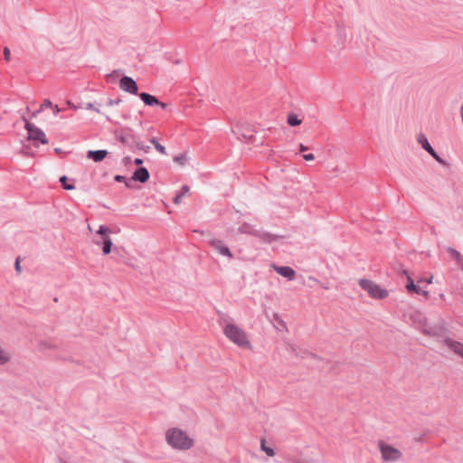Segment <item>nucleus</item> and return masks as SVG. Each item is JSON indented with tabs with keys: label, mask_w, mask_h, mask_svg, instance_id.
Returning a JSON list of instances; mask_svg holds the SVG:
<instances>
[{
	"label": "nucleus",
	"mask_w": 463,
	"mask_h": 463,
	"mask_svg": "<svg viewBox=\"0 0 463 463\" xmlns=\"http://www.w3.org/2000/svg\"><path fill=\"white\" fill-rule=\"evenodd\" d=\"M122 163H123L125 165H128L131 163V157H130V156H125V157L122 159Z\"/></svg>",
	"instance_id": "obj_31"
},
{
	"label": "nucleus",
	"mask_w": 463,
	"mask_h": 463,
	"mask_svg": "<svg viewBox=\"0 0 463 463\" xmlns=\"http://www.w3.org/2000/svg\"><path fill=\"white\" fill-rule=\"evenodd\" d=\"M107 155H108L107 150H97V151L90 150L88 152L87 156L95 162H101L102 160L105 159Z\"/></svg>",
	"instance_id": "obj_14"
},
{
	"label": "nucleus",
	"mask_w": 463,
	"mask_h": 463,
	"mask_svg": "<svg viewBox=\"0 0 463 463\" xmlns=\"http://www.w3.org/2000/svg\"><path fill=\"white\" fill-rule=\"evenodd\" d=\"M120 141L125 142V137H120Z\"/></svg>",
	"instance_id": "obj_46"
},
{
	"label": "nucleus",
	"mask_w": 463,
	"mask_h": 463,
	"mask_svg": "<svg viewBox=\"0 0 463 463\" xmlns=\"http://www.w3.org/2000/svg\"><path fill=\"white\" fill-rule=\"evenodd\" d=\"M139 97L147 106H155L156 104H159V100L151 94L142 92L139 94Z\"/></svg>",
	"instance_id": "obj_16"
},
{
	"label": "nucleus",
	"mask_w": 463,
	"mask_h": 463,
	"mask_svg": "<svg viewBox=\"0 0 463 463\" xmlns=\"http://www.w3.org/2000/svg\"><path fill=\"white\" fill-rule=\"evenodd\" d=\"M288 460L290 463H312L311 461H308V460L300 461L299 459H298L295 457L289 458Z\"/></svg>",
	"instance_id": "obj_25"
},
{
	"label": "nucleus",
	"mask_w": 463,
	"mask_h": 463,
	"mask_svg": "<svg viewBox=\"0 0 463 463\" xmlns=\"http://www.w3.org/2000/svg\"><path fill=\"white\" fill-rule=\"evenodd\" d=\"M15 269L20 272L21 271V266H20V260L17 259L15 261Z\"/></svg>",
	"instance_id": "obj_32"
},
{
	"label": "nucleus",
	"mask_w": 463,
	"mask_h": 463,
	"mask_svg": "<svg viewBox=\"0 0 463 463\" xmlns=\"http://www.w3.org/2000/svg\"><path fill=\"white\" fill-rule=\"evenodd\" d=\"M419 326L423 334L433 337L441 336L446 332V327L443 323L435 322L430 318L420 319Z\"/></svg>",
	"instance_id": "obj_5"
},
{
	"label": "nucleus",
	"mask_w": 463,
	"mask_h": 463,
	"mask_svg": "<svg viewBox=\"0 0 463 463\" xmlns=\"http://www.w3.org/2000/svg\"><path fill=\"white\" fill-rule=\"evenodd\" d=\"M120 102H121V100H120V99H117V100H115V101L110 100V101H109V104H110V105H114V104H119Z\"/></svg>",
	"instance_id": "obj_39"
},
{
	"label": "nucleus",
	"mask_w": 463,
	"mask_h": 463,
	"mask_svg": "<svg viewBox=\"0 0 463 463\" xmlns=\"http://www.w3.org/2000/svg\"><path fill=\"white\" fill-rule=\"evenodd\" d=\"M88 230L90 231V232L92 231L90 225H88Z\"/></svg>",
	"instance_id": "obj_45"
},
{
	"label": "nucleus",
	"mask_w": 463,
	"mask_h": 463,
	"mask_svg": "<svg viewBox=\"0 0 463 463\" xmlns=\"http://www.w3.org/2000/svg\"><path fill=\"white\" fill-rule=\"evenodd\" d=\"M165 440L169 446L178 450H187L194 447V441L185 431L172 428L165 432Z\"/></svg>",
	"instance_id": "obj_2"
},
{
	"label": "nucleus",
	"mask_w": 463,
	"mask_h": 463,
	"mask_svg": "<svg viewBox=\"0 0 463 463\" xmlns=\"http://www.w3.org/2000/svg\"><path fill=\"white\" fill-rule=\"evenodd\" d=\"M4 55H5V58L6 59V61L10 60L11 52H10V50L7 47H5L4 49Z\"/></svg>",
	"instance_id": "obj_27"
},
{
	"label": "nucleus",
	"mask_w": 463,
	"mask_h": 463,
	"mask_svg": "<svg viewBox=\"0 0 463 463\" xmlns=\"http://www.w3.org/2000/svg\"><path fill=\"white\" fill-rule=\"evenodd\" d=\"M134 163L137 165H140L143 164V160L140 159V158H136Z\"/></svg>",
	"instance_id": "obj_35"
},
{
	"label": "nucleus",
	"mask_w": 463,
	"mask_h": 463,
	"mask_svg": "<svg viewBox=\"0 0 463 463\" xmlns=\"http://www.w3.org/2000/svg\"><path fill=\"white\" fill-rule=\"evenodd\" d=\"M222 333L227 340L235 346L246 351L253 349L250 334L241 325L232 321H225L222 326Z\"/></svg>",
	"instance_id": "obj_1"
},
{
	"label": "nucleus",
	"mask_w": 463,
	"mask_h": 463,
	"mask_svg": "<svg viewBox=\"0 0 463 463\" xmlns=\"http://www.w3.org/2000/svg\"><path fill=\"white\" fill-rule=\"evenodd\" d=\"M303 158L306 160V161H313L315 159V156L314 154H305L303 156Z\"/></svg>",
	"instance_id": "obj_26"
},
{
	"label": "nucleus",
	"mask_w": 463,
	"mask_h": 463,
	"mask_svg": "<svg viewBox=\"0 0 463 463\" xmlns=\"http://www.w3.org/2000/svg\"><path fill=\"white\" fill-rule=\"evenodd\" d=\"M190 193V188L187 185H184L181 189V192L179 194H181L182 197L186 196Z\"/></svg>",
	"instance_id": "obj_24"
},
{
	"label": "nucleus",
	"mask_w": 463,
	"mask_h": 463,
	"mask_svg": "<svg viewBox=\"0 0 463 463\" xmlns=\"http://www.w3.org/2000/svg\"><path fill=\"white\" fill-rule=\"evenodd\" d=\"M360 287L367 292L370 298L374 299H384L389 296V291L370 279H360Z\"/></svg>",
	"instance_id": "obj_6"
},
{
	"label": "nucleus",
	"mask_w": 463,
	"mask_h": 463,
	"mask_svg": "<svg viewBox=\"0 0 463 463\" xmlns=\"http://www.w3.org/2000/svg\"><path fill=\"white\" fill-rule=\"evenodd\" d=\"M276 320H278L279 326H281L282 327H286V324L282 319L276 317Z\"/></svg>",
	"instance_id": "obj_33"
},
{
	"label": "nucleus",
	"mask_w": 463,
	"mask_h": 463,
	"mask_svg": "<svg viewBox=\"0 0 463 463\" xmlns=\"http://www.w3.org/2000/svg\"><path fill=\"white\" fill-rule=\"evenodd\" d=\"M450 252L456 258V260L458 263V266L460 267V262L463 261L460 253L458 251H457L456 250H450Z\"/></svg>",
	"instance_id": "obj_23"
},
{
	"label": "nucleus",
	"mask_w": 463,
	"mask_h": 463,
	"mask_svg": "<svg viewBox=\"0 0 463 463\" xmlns=\"http://www.w3.org/2000/svg\"><path fill=\"white\" fill-rule=\"evenodd\" d=\"M68 105H69V107H71V108H73V109H76V106H74L73 104H71L70 101H68Z\"/></svg>",
	"instance_id": "obj_42"
},
{
	"label": "nucleus",
	"mask_w": 463,
	"mask_h": 463,
	"mask_svg": "<svg viewBox=\"0 0 463 463\" xmlns=\"http://www.w3.org/2000/svg\"><path fill=\"white\" fill-rule=\"evenodd\" d=\"M417 141L421 145L422 148H424L432 157H434L438 162H441V159L434 151L432 146L430 145L427 137L423 134H419L417 137Z\"/></svg>",
	"instance_id": "obj_10"
},
{
	"label": "nucleus",
	"mask_w": 463,
	"mask_h": 463,
	"mask_svg": "<svg viewBox=\"0 0 463 463\" xmlns=\"http://www.w3.org/2000/svg\"><path fill=\"white\" fill-rule=\"evenodd\" d=\"M118 86L120 90L130 94H137L138 87L137 82L128 76H124L120 79Z\"/></svg>",
	"instance_id": "obj_8"
},
{
	"label": "nucleus",
	"mask_w": 463,
	"mask_h": 463,
	"mask_svg": "<svg viewBox=\"0 0 463 463\" xmlns=\"http://www.w3.org/2000/svg\"><path fill=\"white\" fill-rule=\"evenodd\" d=\"M25 128L28 132V140L33 141L35 146L47 144L48 139L45 133L32 123L26 122Z\"/></svg>",
	"instance_id": "obj_7"
},
{
	"label": "nucleus",
	"mask_w": 463,
	"mask_h": 463,
	"mask_svg": "<svg viewBox=\"0 0 463 463\" xmlns=\"http://www.w3.org/2000/svg\"><path fill=\"white\" fill-rule=\"evenodd\" d=\"M182 198H183V197L181 196V194H178V195L175 198L174 202H175V203H181V201H182Z\"/></svg>",
	"instance_id": "obj_34"
},
{
	"label": "nucleus",
	"mask_w": 463,
	"mask_h": 463,
	"mask_svg": "<svg viewBox=\"0 0 463 463\" xmlns=\"http://www.w3.org/2000/svg\"><path fill=\"white\" fill-rule=\"evenodd\" d=\"M377 448L383 463H398L403 460L402 450L385 440H378Z\"/></svg>",
	"instance_id": "obj_3"
},
{
	"label": "nucleus",
	"mask_w": 463,
	"mask_h": 463,
	"mask_svg": "<svg viewBox=\"0 0 463 463\" xmlns=\"http://www.w3.org/2000/svg\"><path fill=\"white\" fill-rule=\"evenodd\" d=\"M260 449L263 452H265L269 457H273L275 455L273 449L266 445L265 439H262L260 441Z\"/></svg>",
	"instance_id": "obj_19"
},
{
	"label": "nucleus",
	"mask_w": 463,
	"mask_h": 463,
	"mask_svg": "<svg viewBox=\"0 0 463 463\" xmlns=\"http://www.w3.org/2000/svg\"><path fill=\"white\" fill-rule=\"evenodd\" d=\"M53 109H54V114H55V115L61 111V109H60L57 105H55V106L53 107Z\"/></svg>",
	"instance_id": "obj_36"
},
{
	"label": "nucleus",
	"mask_w": 463,
	"mask_h": 463,
	"mask_svg": "<svg viewBox=\"0 0 463 463\" xmlns=\"http://www.w3.org/2000/svg\"><path fill=\"white\" fill-rule=\"evenodd\" d=\"M210 245L221 255L226 256L229 259L232 258V254L229 248L224 245L221 240L213 239L210 241Z\"/></svg>",
	"instance_id": "obj_9"
},
{
	"label": "nucleus",
	"mask_w": 463,
	"mask_h": 463,
	"mask_svg": "<svg viewBox=\"0 0 463 463\" xmlns=\"http://www.w3.org/2000/svg\"><path fill=\"white\" fill-rule=\"evenodd\" d=\"M444 345L449 348V350L463 358V344L451 339H446Z\"/></svg>",
	"instance_id": "obj_11"
},
{
	"label": "nucleus",
	"mask_w": 463,
	"mask_h": 463,
	"mask_svg": "<svg viewBox=\"0 0 463 463\" xmlns=\"http://www.w3.org/2000/svg\"><path fill=\"white\" fill-rule=\"evenodd\" d=\"M151 143L154 145L155 148L162 155H166V149L164 146L159 144L155 138L151 139Z\"/></svg>",
	"instance_id": "obj_20"
},
{
	"label": "nucleus",
	"mask_w": 463,
	"mask_h": 463,
	"mask_svg": "<svg viewBox=\"0 0 463 463\" xmlns=\"http://www.w3.org/2000/svg\"><path fill=\"white\" fill-rule=\"evenodd\" d=\"M60 182L61 183V184H62L64 189H66V190H73L74 189L73 185L67 184V177L66 176H61V179H60Z\"/></svg>",
	"instance_id": "obj_22"
},
{
	"label": "nucleus",
	"mask_w": 463,
	"mask_h": 463,
	"mask_svg": "<svg viewBox=\"0 0 463 463\" xmlns=\"http://www.w3.org/2000/svg\"><path fill=\"white\" fill-rule=\"evenodd\" d=\"M173 159L178 165L184 166L188 161V156L186 153H182L175 156Z\"/></svg>",
	"instance_id": "obj_18"
},
{
	"label": "nucleus",
	"mask_w": 463,
	"mask_h": 463,
	"mask_svg": "<svg viewBox=\"0 0 463 463\" xmlns=\"http://www.w3.org/2000/svg\"><path fill=\"white\" fill-rule=\"evenodd\" d=\"M86 108H87L88 109H92V110H94V111H96V112H98V113H99V112H100V111H99V109H97V108H95V107H94V105H93L92 103H88V104L86 105Z\"/></svg>",
	"instance_id": "obj_30"
},
{
	"label": "nucleus",
	"mask_w": 463,
	"mask_h": 463,
	"mask_svg": "<svg viewBox=\"0 0 463 463\" xmlns=\"http://www.w3.org/2000/svg\"><path fill=\"white\" fill-rule=\"evenodd\" d=\"M137 147L140 150H144L145 152H148V149L149 147L148 146H145L143 144L141 143H137Z\"/></svg>",
	"instance_id": "obj_29"
},
{
	"label": "nucleus",
	"mask_w": 463,
	"mask_h": 463,
	"mask_svg": "<svg viewBox=\"0 0 463 463\" xmlns=\"http://www.w3.org/2000/svg\"><path fill=\"white\" fill-rule=\"evenodd\" d=\"M157 106H160L162 109H165L166 108V104L164 103V102H161L159 101V104H156Z\"/></svg>",
	"instance_id": "obj_40"
},
{
	"label": "nucleus",
	"mask_w": 463,
	"mask_h": 463,
	"mask_svg": "<svg viewBox=\"0 0 463 463\" xmlns=\"http://www.w3.org/2000/svg\"><path fill=\"white\" fill-rule=\"evenodd\" d=\"M288 123L290 126H298L301 124V120L298 118V117L295 114H290L288 117Z\"/></svg>",
	"instance_id": "obj_21"
},
{
	"label": "nucleus",
	"mask_w": 463,
	"mask_h": 463,
	"mask_svg": "<svg viewBox=\"0 0 463 463\" xmlns=\"http://www.w3.org/2000/svg\"><path fill=\"white\" fill-rule=\"evenodd\" d=\"M132 178L135 181H139L141 183H145L149 178V173L146 168L140 167L134 172Z\"/></svg>",
	"instance_id": "obj_13"
},
{
	"label": "nucleus",
	"mask_w": 463,
	"mask_h": 463,
	"mask_svg": "<svg viewBox=\"0 0 463 463\" xmlns=\"http://www.w3.org/2000/svg\"><path fill=\"white\" fill-rule=\"evenodd\" d=\"M11 360V354L8 351L0 345V365L7 364Z\"/></svg>",
	"instance_id": "obj_17"
},
{
	"label": "nucleus",
	"mask_w": 463,
	"mask_h": 463,
	"mask_svg": "<svg viewBox=\"0 0 463 463\" xmlns=\"http://www.w3.org/2000/svg\"><path fill=\"white\" fill-rule=\"evenodd\" d=\"M299 149H300L301 152H304V151H306L307 149V147L306 146H304L303 144H300Z\"/></svg>",
	"instance_id": "obj_38"
},
{
	"label": "nucleus",
	"mask_w": 463,
	"mask_h": 463,
	"mask_svg": "<svg viewBox=\"0 0 463 463\" xmlns=\"http://www.w3.org/2000/svg\"><path fill=\"white\" fill-rule=\"evenodd\" d=\"M43 107H46V108H52V103L50 100L46 99V100H44V102L42 104V106H41V109H43Z\"/></svg>",
	"instance_id": "obj_28"
},
{
	"label": "nucleus",
	"mask_w": 463,
	"mask_h": 463,
	"mask_svg": "<svg viewBox=\"0 0 463 463\" xmlns=\"http://www.w3.org/2000/svg\"><path fill=\"white\" fill-rule=\"evenodd\" d=\"M460 269L463 270V261L460 262Z\"/></svg>",
	"instance_id": "obj_44"
},
{
	"label": "nucleus",
	"mask_w": 463,
	"mask_h": 463,
	"mask_svg": "<svg viewBox=\"0 0 463 463\" xmlns=\"http://www.w3.org/2000/svg\"><path fill=\"white\" fill-rule=\"evenodd\" d=\"M431 280H432V277H430V279H428L427 282L431 283Z\"/></svg>",
	"instance_id": "obj_43"
},
{
	"label": "nucleus",
	"mask_w": 463,
	"mask_h": 463,
	"mask_svg": "<svg viewBox=\"0 0 463 463\" xmlns=\"http://www.w3.org/2000/svg\"><path fill=\"white\" fill-rule=\"evenodd\" d=\"M112 231L106 225H99L95 232L93 242L102 248L103 255H108L112 250V239L110 237Z\"/></svg>",
	"instance_id": "obj_4"
},
{
	"label": "nucleus",
	"mask_w": 463,
	"mask_h": 463,
	"mask_svg": "<svg viewBox=\"0 0 463 463\" xmlns=\"http://www.w3.org/2000/svg\"><path fill=\"white\" fill-rule=\"evenodd\" d=\"M459 113H460V118H461V120H462V123H463V102H462V105L460 107Z\"/></svg>",
	"instance_id": "obj_37"
},
{
	"label": "nucleus",
	"mask_w": 463,
	"mask_h": 463,
	"mask_svg": "<svg viewBox=\"0 0 463 463\" xmlns=\"http://www.w3.org/2000/svg\"><path fill=\"white\" fill-rule=\"evenodd\" d=\"M406 288L409 292H414V293H417V294H421L423 295L424 297H428L429 295V292L428 291H425V290H421L420 288V287L416 286L414 283H413V280L408 277V282L406 284Z\"/></svg>",
	"instance_id": "obj_15"
},
{
	"label": "nucleus",
	"mask_w": 463,
	"mask_h": 463,
	"mask_svg": "<svg viewBox=\"0 0 463 463\" xmlns=\"http://www.w3.org/2000/svg\"><path fill=\"white\" fill-rule=\"evenodd\" d=\"M275 271L282 277L287 278L288 280H292L295 278L296 272L290 267H279L273 265L272 266Z\"/></svg>",
	"instance_id": "obj_12"
},
{
	"label": "nucleus",
	"mask_w": 463,
	"mask_h": 463,
	"mask_svg": "<svg viewBox=\"0 0 463 463\" xmlns=\"http://www.w3.org/2000/svg\"><path fill=\"white\" fill-rule=\"evenodd\" d=\"M115 179H116L117 181H121V180L123 179V176H121V175H117V176L115 177Z\"/></svg>",
	"instance_id": "obj_41"
}]
</instances>
